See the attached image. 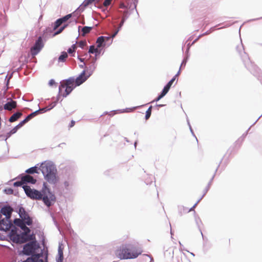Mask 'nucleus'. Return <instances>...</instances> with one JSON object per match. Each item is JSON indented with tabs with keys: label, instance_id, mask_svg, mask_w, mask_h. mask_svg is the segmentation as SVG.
I'll list each match as a JSON object with an SVG mask.
<instances>
[{
	"label": "nucleus",
	"instance_id": "f257e3e1",
	"mask_svg": "<svg viewBox=\"0 0 262 262\" xmlns=\"http://www.w3.org/2000/svg\"><path fill=\"white\" fill-rule=\"evenodd\" d=\"M23 188L28 197L33 200H42L44 204L48 207H50L55 202L56 198L54 194L51 192L45 183H43L41 191L32 189L27 185L24 186Z\"/></svg>",
	"mask_w": 262,
	"mask_h": 262
},
{
	"label": "nucleus",
	"instance_id": "f03ea898",
	"mask_svg": "<svg viewBox=\"0 0 262 262\" xmlns=\"http://www.w3.org/2000/svg\"><path fill=\"white\" fill-rule=\"evenodd\" d=\"M141 247L131 244L123 245L115 251L116 256L120 259H134L142 254Z\"/></svg>",
	"mask_w": 262,
	"mask_h": 262
},
{
	"label": "nucleus",
	"instance_id": "7ed1b4c3",
	"mask_svg": "<svg viewBox=\"0 0 262 262\" xmlns=\"http://www.w3.org/2000/svg\"><path fill=\"white\" fill-rule=\"evenodd\" d=\"M40 169L43 173L45 179L49 183L55 184L57 182V170L54 166L49 163L42 164Z\"/></svg>",
	"mask_w": 262,
	"mask_h": 262
},
{
	"label": "nucleus",
	"instance_id": "20e7f679",
	"mask_svg": "<svg viewBox=\"0 0 262 262\" xmlns=\"http://www.w3.org/2000/svg\"><path fill=\"white\" fill-rule=\"evenodd\" d=\"M74 81L69 79L61 83L59 88V94L64 97H67L74 88Z\"/></svg>",
	"mask_w": 262,
	"mask_h": 262
},
{
	"label": "nucleus",
	"instance_id": "39448f33",
	"mask_svg": "<svg viewBox=\"0 0 262 262\" xmlns=\"http://www.w3.org/2000/svg\"><path fill=\"white\" fill-rule=\"evenodd\" d=\"M43 43L41 37L39 36L36 41L35 45L31 49V53L33 56L37 55L43 47Z\"/></svg>",
	"mask_w": 262,
	"mask_h": 262
},
{
	"label": "nucleus",
	"instance_id": "423d86ee",
	"mask_svg": "<svg viewBox=\"0 0 262 262\" xmlns=\"http://www.w3.org/2000/svg\"><path fill=\"white\" fill-rule=\"evenodd\" d=\"M36 249V244L35 242H30L25 245L23 248V253L27 255L33 254Z\"/></svg>",
	"mask_w": 262,
	"mask_h": 262
},
{
	"label": "nucleus",
	"instance_id": "0eeeda50",
	"mask_svg": "<svg viewBox=\"0 0 262 262\" xmlns=\"http://www.w3.org/2000/svg\"><path fill=\"white\" fill-rule=\"evenodd\" d=\"M19 215L21 220H23L27 225L30 226L32 224V219L29 216L25 209L21 207L19 209Z\"/></svg>",
	"mask_w": 262,
	"mask_h": 262
},
{
	"label": "nucleus",
	"instance_id": "6e6552de",
	"mask_svg": "<svg viewBox=\"0 0 262 262\" xmlns=\"http://www.w3.org/2000/svg\"><path fill=\"white\" fill-rule=\"evenodd\" d=\"M14 224L19 227L23 231V234L26 235L30 232V229L26 226L27 224L23 221L19 219H15L14 221Z\"/></svg>",
	"mask_w": 262,
	"mask_h": 262
},
{
	"label": "nucleus",
	"instance_id": "1a4fd4ad",
	"mask_svg": "<svg viewBox=\"0 0 262 262\" xmlns=\"http://www.w3.org/2000/svg\"><path fill=\"white\" fill-rule=\"evenodd\" d=\"M11 223L9 219L5 218L0 220V230L7 231L9 230Z\"/></svg>",
	"mask_w": 262,
	"mask_h": 262
},
{
	"label": "nucleus",
	"instance_id": "9d476101",
	"mask_svg": "<svg viewBox=\"0 0 262 262\" xmlns=\"http://www.w3.org/2000/svg\"><path fill=\"white\" fill-rule=\"evenodd\" d=\"M91 75L89 73L88 75H85V71H83L81 74L76 79L75 83L77 86H79L83 83Z\"/></svg>",
	"mask_w": 262,
	"mask_h": 262
},
{
	"label": "nucleus",
	"instance_id": "9b49d317",
	"mask_svg": "<svg viewBox=\"0 0 262 262\" xmlns=\"http://www.w3.org/2000/svg\"><path fill=\"white\" fill-rule=\"evenodd\" d=\"M13 209L9 206H6L1 209V212L3 215L6 216V218L10 219Z\"/></svg>",
	"mask_w": 262,
	"mask_h": 262
},
{
	"label": "nucleus",
	"instance_id": "f8f14e48",
	"mask_svg": "<svg viewBox=\"0 0 262 262\" xmlns=\"http://www.w3.org/2000/svg\"><path fill=\"white\" fill-rule=\"evenodd\" d=\"M16 106V102L15 101L11 100L10 101H8L4 105V108L6 110L10 111H12L13 109L15 108Z\"/></svg>",
	"mask_w": 262,
	"mask_h": 262
},
{
	"label": "nucleus",
	"instance_id": "ddd939ff",
	"mask_svg": "<svg viewBox=\"0 0 262 262\" xmlns=\"http://www.w3.org/2000/svg\"><path fill=\"white\" fill-rule=\"evenodd\" d=\"M170 87L171 86L167 84L164 86L161 94L154 101H158L159 100H160L162 97H163L168 93Z\"/></svg>",
	"mask_w": 262,
	"mask_h": 262
},
{
	"label": "nucleus",
	"instance_id": "4468645a",
	"mask_svg": "<svg viewBox=\"0 0 262 262\" xmlns=\"http://www.w3.org/2000/svg\"><path fill=\"white\" fill-rule=\"evenodd\" d=\"M170 87L171 86L167 84L164 86L161 94L154 101H158L159 100H160L162 97H163L168 93Z\"/></svg>",
	"mask_w": 262,
	"mask_h": 262
},
{
	"label": "nucleus",
	"instance_id": "2eb2a0df",
	"mask_svg": "<svg viewBox=\"0 0 262 262\" xmlns=\"http://www.w3.org/2000/svg\"><path fill=\"white\" fill-rule=\"evenodd\" d=\"M22 180L24 183H30L31 184H35L36 182V179H34L33 177L28 174L23 177Z\"/></svg>",
	"mask_w": 262,
	"mask_h": 262
},
{
	"label": "nucleus",
	"instance_id": "dca6fc26",
	"mask_svg": "<svg viewBox=\"0 0 262 262\" xmlns=\"http://www.w3.org/2000/svg\"><path fill=\"white\" fill-rule=\"evenodd\" d=\"M22 113L20 112H16L11 116L9 119V121L10 122H13L18 119L22 116Z\"/></svg>",
	"mask_w": 262,
	"mask_h": 262
},
{
	"label": "nucleus",
	"instance_id": "f3484780",
	"mask_svg": "<svg viewBox=\"0 0 262 262\" xmlns=\"http://www.w3.org/2000/svg\"><path fill=\"white\" fill-rule=\"evenodd\" d=\"M106 38L107 40L109 39V37H104V36H100L99 37L96 41V43L97 46V48H99L103 46V43L104 42V39Z\"/></svg>",
	"mask_w": 262,
	"mask_h": 262
},
{
	"label": "nucleus",
	"instance_id": "a211bd4d",
	"mask_svg": "<svg viewBox=\"0 0 262 262\" xmlns=\"http://www.w3.org/2000/svg\"><path fill=\"white\" fill-rule=\"evenodd\" d=\"M40 255L39 254L33 255L31 257H28L26 260L23 262H36L38 258H40Z\"/></svg>",
	"mask_w": 262,
	"mask_h": 262
},
{
	"label": "nucleus",
	"instance_id": "6ab92c4d",
	"mask_svg": "<svg viewBox=\"0 0 262 262\" xmlns=\"http://www.w3.org/2000/svg\"><path fill=\"white\" fill-rule=\"evenodd\" d=\"M63 248L62 245H59L58 249V254L59 258L57 260H63Z\"/></svg>",
	"mask_w": 262,
	"mask_h": 262
},
{
	"label": "nucleus",
	"instance_id": "aec40b11",
	"mask_svg": "<svg viewBox=\"0 0 262 262\" xmlns=\"http://www.w3.org/2000/svg\"><path fill=\"white\" fill-rule=\"evenodd\" d=\"M235 54L239 56H242L243 54H245L243 46H239L236 47L235 49Z\"/></svg>",
	"mask_w": 262,
	"mask_h": 262
},
{
	"label": "nucleus",
	"instance_id": "412c9836",
	"mask_svg": "<svg viewBox=\"0 0 262 262\" xmlns=\"http://www.w3.org/2000/svg\"><path fill=\"white\" fill-rule=\"evenodd\" d=\"M22 127V125H20V123L15 126L12 129H11L9 133H7V137H10L12 134H15L17 130Z\"/></svg>",
	"mask_w": 262,
	"mask_h": 262
},
{
	"label": "nucleus",
	"instance_id": "4be33fe9",
	"mask_svg": "<svg viewBox=\"0 0 262 262\" xmlns=\"http://www.w3.org/2000/svg\"><path fill=\"white\" fill-rule=\"evenodd\" d=\"M92 29V27L85 26L82 29V35L84 36L85 34L90 32Z\"/></svg>",
	"mask_w": 262,
	"mask_h": 262
},
{
	"label": "nucleus",
	"instance_id": "5701e85b",
	"mask_svg": "<svg viewBox=\"0 0 262 262\" xmlns=\"http://www.w3.org/2000/svg\"><path fill=\"white\" fill-rule=\"evenodd\" d=\"M55 105H53L52 104H51L50 106H47V107H44V108H40L39 109L38 111V114L39 113H45L48 111H49L51 109H52L54 106Z\"/></svg>",
	"mask_w": 262,
	"mask_h": 262
},
{
	"label": "nucleus",
	"instance_id": "b1692460",
	"mask_svg": "<svg viewBox=\"0 0 262 262\" xmlns=\"http://www.w3.org/2000/svg\"><path fill=\"white\" fill-rule=\"evenodd\" d=\"M68 57V54L66 52H62L61 55L58 58V61L63 62L66 60V58Z\"/></svg>",
	"mask_w": 262,
	"mask_h": 262
},
{
	"label": "nucleus",
	"instance_id": "393cba45",
	"mask_svg": "<svg viewBox=\"0 0 262 262\" xmlns=\"http://www.w3.org/2000/svg\"><path fill=\"white\" fill-rule=\"evenodd\" d=\"M124 21H125V19L124 18H122L120 24H119V26L117 29V30L112 35V38H114L116 35L118 33V32H119L120 29L121 28V27L123 25V24L124 23Z\"/></svg>",
	"mask_w": 262,
	"mask_h": 262
},
{
	"label": "nucleus",
	"instance_id": "a878e982",
	"mask_svg": "<svg viewBox=\"0 0 262 262\" xmlns=\"http://www.w3.org/2000/svg\"><path fill=\"white\" fill-rule=\"evenodd\" d=\"M76 49H77V46H76V44H73L72 46V47L68 50V52L70 54H72L73 53H74L75 52Z\"/></svg>",
	"mask_w": 262,
	"mask_h": 262
},
{
	"label": "nucleus",
	"instance_id": "bb28decb",
	"mask_svg": "<svg viewBox=\"0 0 262 262\" xmlns=\"http://www.w3.org/2000/svg\"><path fill=\"white\" fill-rule=\"evenodd\" d=\"M26 172L27 173H31V174L34 173H37V167H31V168L28 169L26 171Z\"/></svg>",
	"mask_w": 262,
	"mask_h": 262
},
{
	"label": "nucleus",
	"instance_id": "cd10ccee",
	"mask_svg": "<svg viewBox=\"0 0 262 262\" xmlns=\"http://www.w3.org/2000/svg\"><path fill=\"white\" fill-rule=\"evenodd\" d=\"M62 23H63L60 18L58 19L55 23L54 29L56 30L57 29Z\"/></svg>",
	"mask_w": 262,
	"mask_h": 262
},
{
	"label": "nucleus",
	"instance_id": "c85d7f7f",
	"mask_svg": "<svg viewBox=\"0 0 262 262\" xmlns=\"http://www.w3.org/2000/svg\"><path fill=\"white\" fill-rule=\"evenodd\" d=\"M98 48H96L94 46H91L89 49V52L90 53H98Z\"/></svg>",
	"mask_w": 262,
	"mask_h": 262
},
{
	"label": "nucleus",
	"instance_id": "c756f323",
	"mask_svg": "<svg viewBox=\"0 0 262 262\" xmlns=\"http://www.w3.org/2000/svg\"><path fill=\"white\" fill-rule=\"evenodd\" d=\"M152 106H150L146 112L145 119L147 120L151 114Z\"/></svg>",
	"mask_w": 262,
	"mask_h": 262
},
{
	"label": "nucleus",
	"instance_id": "7c9ffc66",
	"mask_svg": "<svg viewBox=\"0 0 262 262\" xmlns=\"http://www.w3.org/2000/svg\"><path fill=\"white\" fill-rule=\"evenodd\" d=\"M11 239L17 243L20 242L19 240V236L18 235H12L11 236Z\"/></svg>",
	"mask_w": 262,
	"mask_h": 262
},
{
	"label": "nucleus",
	"instance_id": "2f4dec72",
	"mask_svg": "<svg viewBox=\"0 0 262 262\" xmlns=\"http://www.w3.org/2000/svg\"><path fill=\"white\" fill-rule=\"evenodd\" d=\"M180 73V71L178 72V73L168 82L167 84L169 85L170 86H171L172 83L176 79V77L178 76L179 74Z\"/></svg>",
	"mask_w": 262,
	"mask_h": 262
},
{
	"label": "nucleus",
	"instance_id": "473e14b6",
	"mask_svg": "<svg viewBox=\"0 0 262 262\" xmlns=\"http://www.w3.org/2000/svg\"><path fill=\"white\" fill-rule=\"evenodd\" d=\"M72 16V14H68L66 16H64V17L61 18L60 19H61L62 23H64V22H66V21H67L69 18H70Z\"/></svg>",
	"mask_w": 262,
	"mask_h": 262
},
{
	"label": "nucleus",
	"instance_id": "72a5a7b5",
	"mask_svg": "<svg viewBox=\"0 0 262 262\" xmlns=\"http://www.w3.org/2000/svg\"><path fill=\"white\" fill-rule=\"evenodd\" d=\"M30 119H30V118L28 116L24 120H23V121H21L20 122V125H22V126H23L25 123L28 122Z\"/></svg>",
	"mask_w": 262,
	"mask_h": 262
},
{
	"label": "nucleus",
	"instance_id": "f704fd0d",
	"mask_svg": "<svg viewBox=\"0 0 262 262\" xmlns=\"http://www.w3.org/2000/svg\"><path fill=\"white\" fill-rule=\"evenodd\" d=\"M78 44L80 48H83L86 45V42L85 40H81L79 42Z\"/></svg>",
	"mask_w": 262,
	"mask_h": 262
},
{
	"label": "nucleus",
	"instance_id": "c9c22d12",
	"mask_svg": "<svg viewBox=\"0 0 262 262\" xmlns=\"http://www.w3.org/2000/svg\"><path fill=\"white\" fill-rule=\"evenodd\" d=\"M112 1V0H104L103 5L105 7H107L111 5Z\"/></svg>",
	"mask_w": 262,
	"mask_h": 262
},
{
	"label": "nucleus",
	"instance_id": "e433bc0d",
	"mask_svg": "<svg viewBox=\"0 0 262 262\" xmlns=\"http://www.w3.org/2000/svg\"><path fill=\"white\" fill-rule=\"evenodd\" d=\"M38 114V111H36L33 113H32L30 115H28L30 119H32V118L34 117L35 116Z\"/></svg>",
	"mask_w": 262,
	"mask_h": 262
},
{
	"label": "nucleus",
	"instance_id": "4c0bfd02",
	"mask_svg": "<svg viewBox=\"0 0 262 262\" xmlns=\"http://www.w3.org/2000/svg\"><path fill=\"white\" fill-rule=\"evenodd\" d=\"M24 181H23V180L21 179L20 181L16 182L14 183V185L15 186H20L23 184H24Z\"/></svg>",
	"mask_w": 262,
	"mask_h": 262
},
{
	"label": "nucleus",
	"instance_id": "58836bf2",
	"mask_svg": "<svg viewBox=\"0 0 262 262\" xmlns=\"http://www.w3.org/2000/svg\"><path fill=\"white\" fill-rule=\"evenodd\" d=\"M94 0H85L84 2V5L85 6L89 5L90 4H92Z\"/></svg>",
	"mask_w": 262,
	"mask_h": 262
},
{
	"label": "nucleus",
	"instance_id": "ea45409f",
	"mask_svg": "<svg viewBox=\"0 0 262 262\" xmlns=\"http://www.w3.org/2000/svg\"><path fill=\"white\" fill-rule=\"evenodd\" d=\"M64 28H65V26H63V27L60 28L58 31H57L56 33H55L54 35H57V34L60 33L63 30Z\"/></svg>",
	"mask_w": 262,
	"mask_h": 262
},
{
	"label": "nucleus",
	"instance_id": "a19ab883",
	"mask_svg": "<svg viewBox=\"0 0 262 262\" xmlns=\"http://www.w3.org/2000/svg\"><path fill=\"white\" fill-rule=\"evenodd\" d=\"M55 83V81L53 80V79H51L50 81H49V84L50 85V86H52L53 84H54Z\"/></svg>",
	"mask_w": 262,
	"mask_h": 262
},
{
	"label": "nucleus",
	"instance_id": "79ce46f5",
	"mask_svg": "<svg viewBox=\"0 0 262 262\" xmlns=\"http://www.w3.org/2000/svg\"><path fill=\"white\" fill-rule=\"evenodd\" d=\"M119 7H120V8H122V9H123V8H126V6L124 5V4H123V3H121V4H120Z\"/></svg>",
	"mask_w": 262,
	"mask_h": 262
},
{
	"label": "nucleus",
	"instance_id": "37998d69",
	"mask_svg": "<svg viewBox=\"0 0 262 262\" xmlns=\"http://www.w3.org/2000/svg\"><path fill=\"white\" fill-rule=\"evenodd\" d=\"M75 121L73 120H72L71 124L70 125V127H72L74 126L75 125Z\"/></svg>",
	"mask_w": 262,
	"mask_h": 262
},
{
	"label": "nucleus",
	"instance_id": "c03bdc74",
	"mask_svg": "<svg viewBox=\"0 0 262 262\" xmlns=\"http://www.w3.org/2000/svg\"><path fill=\"white\" fill-rule=\"evenodd\" d=\"M36 262H44L42 259H40L39 258H38L37 261Z\"/></svg>",
	"mask_w": 262,
	"mask_h": 262
},
{
	"label": "nucleus",
	"instance_id": "a18cd8bd",
	"mask_svg": "<svg viewBox=\"0 0 262 262\" xmlns=\"http://www.w3.org/2000/svg\"><path fill=\"white\" fill-rule=\"evenodd\" d=\"M195 205H196V204H195L192 207H191L190 209H189V210L188 211V212L191 211L193 209V208L195 207Z\"/></svg>",
	"mask_w": 262,
	"mask_h": 262
},
{
	"label": "nucleus",
	"instance_id": "49530a36",
	"mask_svg": "<svg viewBox=\"0 0 262 262\" xmlns=\"http://www.w3.org/2000/svg\"><path fill=\"white\" fill-rule=\"evenodd\" d=\"M78 59L81 61V62H83L84 61V59L83 58H80V57H78Z\"/></svg>",
	"mask_w": 262,
	"mask_h": 262
},
{
	"label": "nucleus",
	"instance_id": "de8ad7c7",
	"mask_svg": "<svg viewBox=\"0 0 262 262\" xmlns=\"http://www.w3.org/2000/svg\"><path fill=\"white\" fill-rule=\"evenodd\" d=\"M57 262H62V260H57Z\"/></svg>",
	"mask_w": 262,
	"mask_h": 262
},
{
	"label": "nucleus",
	"instance_id": "09e8293b",
	"mask_svg": "<svg viewBox=\"0 0 262 262\" xmlns=\"http://www.w3.org/2000/svg\"><path fill=\"white\" fill-rule=\"evenodd\" d=\"M2 218V214L0 213V220Z\"/></svg>",
	"mask_w": 262,
	"mask_h": 262
},
{
	"label": "nucleus",
	"instance_id": "8fccbe9b",
	"mask_svg": "<svg viewBox=\"0 0 262 262\" xmlns=\"http://www.w3.org/2000/svg\"><path fill=\"white\" fill-rule=\"evenodd\" d=\"M145 255V256H148V255H146H146Z\"/></svg>",
	"mask_w": 262,
	"mask_h": 262
}]
</instances>
